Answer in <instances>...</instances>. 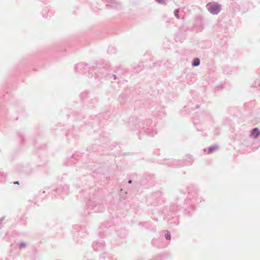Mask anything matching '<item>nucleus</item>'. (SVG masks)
<instances>
[{
    "mask_svg": "<svg viewBox=\"0 0 260 260\" xmlns=\"http://www.w3.org/2000/svg\"><path fill=\"white\" fill-rule=\"evenodd\" d=\"M207 7L209 11L213 14H217L220 11V6L216 3H209Z\"/></svg>",
    "mask_w": 260,
    "mask_h": 260,
    "instance_id": "1",
    "label": "nucleus"
},
{
    "mask_svg": "<svg viewBox=\"0 0 260 260\" xmlns=\"http://www.w3.org/2000/svg\"><path fill=\"white\" fill-rule=\"evenodd\" d=\"M218 147L217 146H213L212 147H210L209 148L205 150V151H207L208 154H209L214 151H216L218 149Z\"/></svg>",
    "mask_w": 260,
    "mask_h": 260,
    "instance_id": "2",
    "label": "nucleus"
},
{
    "mask_svg": "<svg viewBox=\"0 0 260 260\" xmlns=\"http://www.w3.org/2000/svg\"><path fill=\"white\" fill-rule=\"evenodd\" d=\"M260 134V132L258 131V129L257 128H254L252 133V136L254 138H256V137H258V136Z\"/></svg>",
    "mask_w": 260,
    "mask_h": 260,
    "instance_id": "3",
    "label": "nucleus"
},
{
    "mask_svg": "<svg viewBox=\"0 0 260 260\" xmlns=\"http://www.w3.org/2000/svg\"><path fill=\"white\" fill-rule=\"evenodd\" d=\"M200 59L198 58H196L194 59L192 64L194 66H198L200 64Z\"/></svg>",
    "mask_w": 260,
    "mask_h": 260,
    "instance_id": "4",
    "label": "nucleus"
},
{
    "mask_svg": "<svg viewBox=\"0 0 260 260\" xmlns=\"http://www.w3.org/2000/svg\"><path fill=\"white\" fill-rule=\"evenodd\" d=\"M178 12H178V10H176V11H175V16H176V17H177V18H179Z\"/></svg>",
    "mask_w": 260,
    "mask_h": 260,
    "instance_id": "5",
    "label": "nucleus"
},
{
    "mask_svg": "<svg viewBox=\"0 0 260 260\" xmlns=\"http://www.w3.org/2000/svg\"><path fill=\"white\" fill-rule=\"evenodd\" d=\"M166 238H167V239L170 240V238H171V235H170V234H168L166 235Z\"/></svg>",
    "mask_w": 260,
    "mask_h": 260,
    "instance_id": "6",
    "label": "nucleus"
},
{
    "mask_svg": "<svg viewBox=\"0 0 260 260\" xmlns=\"http://www.w3.org/2000/svg\"><path fill=\"white\" fill-rule=\"evenodd\" d=\"M156 1H157L158 3H161L162 2H163L164 0H156Z\"/></svg>",
    "mask_w": 260,
    "mask_h": 260,
    "instance_id": "7",
    "label": "nucleus"
},
{
    "mask_svg": "<svg viewBox=\"0 0 260 260\" xmlns=\"http://www.w3.org/2000/svg\"><path fill=\"white\" fill-rule=\"evenodd\" d=\"M14 184H19V183L18 182L16 181V182H14Z\"/></svg>",
    "mask_w": 260,
    "mask_h": 260,
    "instance_id": "8",
    "label": "nucleus"
},
{
    "mask_svg": "<svg viewBox=\"0 0 260 260\" xmlns=\"http://www.w3.org/2000/svg\"><path fill=\"white\" fill-rule=\"evenodd\" d=\"M132 183V181L131 180L129 181V183Z\"/></svg>",
    "mask_w": 260,
    "mask_h": 260,
    "instance_id": "9",
    "label": "nucleus"
}]
</instances>
